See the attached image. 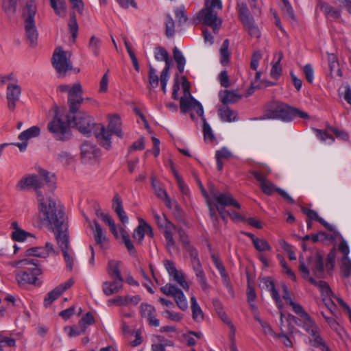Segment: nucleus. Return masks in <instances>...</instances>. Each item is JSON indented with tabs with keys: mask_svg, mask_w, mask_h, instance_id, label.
<instances>
[{
	"mask_svg": "<svg viewBox=\"0 0 351 351\" xmlns=\"http://www.w3.org/2000/svg\"><path fill=\"white\" fill-rule=\"evenodd\" d=\"M68 25L72 34V37L73 40H75L77 36L78 25L77 23L75 14L73 12L70 13V19Z\"/></svg>",
	"mask_w": 351,
	"mask_h": 351,
	"instance_id": "nucleus-43",
	"label": "nucleus"
},
{
	"mask_svg": "<svg viewBox=\"0 0 351 351\" xmlns=\"http://www.w3.org/2000/svg\"><path fill=\"white\" fill-rule=\"evenodd\" d=\"M71 122V115L61 114L56 106L53 118L48 123L47 130L56 141H67L72 137Z\"/></svg>",
	"mask_w": 351,
	"mask_h": 351,
	"instance_id": "nucleus-2",
	"label": "nucleus"
},
{
	"mask_svg": "<svg viewBox=\"0 0 351 351\" xmlns=\"http://www.w3.org/2000/svg\"><path fill=\"white\" fill-rule=\"evenodd\" d=\"M203 121V133L205 139H208L210 141H213L215 138V136L213 134L212 130L206 122V119L202 117Z\"/></svg>",
	"mask_w": 351,
	"mask_h": 351,
	"instance_id": "nucleus-61",
	"label": "nucleus"
},
{
	"mask_svg": "<svg viewBox=\"0 0 351 351\" xmlns=\"http://www.w3.org/2000/svg\"><path fill=\"white\" fill-rule=\"evenodd\" d=\"M160 291L167 295L172 296L176 302L177 306L182 311L188 308L187 301L182 291L176 286L170 283L160 287Z\"/></svg>",
	"mask_w": 351,
	"mask_h": 351,
	"instance_id": "nucleus-13",
	"label": "nucleus"
},
{
	"mask_svg": "<svg viewBox=\"0 0 351 351\" xmlns=\"http://www.w3.org/2000/svg\"><path fill=\"white\" fill-rule=\"evenodd\" d=\"M283 58V53L282 51L278 53V59L277 62L273 64L270 75L272 77L278 79L282 74V68L280 66V61Z\"/></svg>",
	"mask_w": 351,
	"mask_h": 351,
	"instance_id": "nucleus-42",
	"label": "nucleus"
},
{
	"mask_svg": "<svg viewBox=\"0 0 351 351\" xmlns=\"http://www.w3.org/2000/svg\"><path fill=\"white\" fill-rule=\"evenodd\" d=\"M181 80H182V87L183 92H184V95L182 97H193L191 95V93L190 91L191 84L188 81L186 76H184V75L182 76Z\"/></svg>",
	"mask_w": 351,
	"mask_h": 351,
	"instance_id": "nucleus-63",
	"label": "nucleus"
},
{
	"mask_svg": "<svg viewBox=\"0 0 351 351\" xmlns=\"http://www.w3.org/2000/svg\"><path fill=\"white\" fill-rule=\"evenodd\" d=\"M289 305H290L292 307L293 311L302 318H304L308 315L300 304L294 302L293 300H290Z\"/></svg>",
	"mask_w": 351,
	"mask_h": 351,
	"instance_id": "nucleus-64",
	"label": "nucleus"
},
{
	"mask_svg": "<svg viewBox=\"0 0 351 351\" xmlns=\"http://www.w3.org/2000/svg\"><path fill=\"white\" fill-rule=\"evenodd\" d=\"M282 10L283 12L287 15L292 21H295V16L294 14V12L292 6L291 5L289 0H282Z\"/></svg>",
	"mask_w": 351,
	"mask_h": 351,
	"instance_id": "nucleus-53",
	"label": "nucleus"
},
{
	"mask_svg": "<svg viewBox=\"0 0 351 351\" xmlns=\"http://www.w3.org/2000/svg\"><path fill=\"white\" fill-rule=\"evenodd\" d=\"M70 114L71 115L72 114ZM73 114V115L71 116V121L74 123L75 126L80 133L84 135H88L92 131L95 132V130L98 129V124H97L94 119L86 112L77 111L76 113Z\"/></svg>",
	"mask_w": 351,
	"mask_h": 351,
	"instance_id": "nucleus-10",
	"label": "nucleus"
},
{
	"mask_svg": "<svg viewBox=\"0 0 351 351\" xmlns=\"http://www.w3.org/2000/svg\"><path fill=\"white\" fill-rule=\"evenodd\" d=\"M351 274V261L348 258H342L341 266V275L343 278H348Z\"/></svg>",
	"mask_w": 351,
	"mask_h": 351,
	"instance_id": "nucleus-47",
	"label": "nucleus"
},
{
	"mask_svg": "<svg viewBox=\"0 0 351 351\" xmlns=\"http://www.w3.org/2000/svg\"><path fill=\"white\" fill-rule=\"evenodd\" d=\"M255 249L259 252L270 251L271 247L269 243L263 239H258L253 244Z\"/></svg>",
	"mask_w": 351,
	"mask_h": 351,
	"instance_id": "nucleus-50",
	"label": "nucleus"
},
{
	"mask_svg": "<svg viewBox=\"0 0 351 351\" xmlns=\"http://www.w3.org/2000/svg\"><path fill=\"white\" fill-rule=\"evenodd\" d=\"M25 8L27 14L23 13L24 27L27 40L32 46H35L38 39V31L36 27L34 16L36 13V6L34 0H27Z\"/></svg>",
	"mask_w": 351,
	"mask_h": 351,
	"instance_id": "nucleus-7",
	"label": "nucleus"
},
{
	"mask_svg": "<svg viewBox=\"0 0 351 351\" xmlns=\"http://www.w3.org/2000/svg\"><path fill=\"white\" fill-rule=\"evenodd\" d=\"M232 156L231 152L226 147L216 152L217 168L219 171L223 169V160H228Z\"/></svg>",
	"mask_w": 351,
	"mask_h": 351,
	"instance_id": "nucleus-32",
	"label": "nucleus"
},
{
	"mask_svg": "<svg viewBox=\"0 0 351 351\" xmlns=\"http://www.w3.org/2000/svg\"><path fill=\"white\" fill-rule=\"evenodd\" d=\"M152 186L158 198L163 199V196H167V191L160 187L159 182L153 176L152 177Z\"/></svg>",
	"mask_w": 351,
	"mask_h": 351,
	"instance_id": "nucleus-49",
	"label": "nucleus"
},
{
	"mask_svg": "<svg viewBox=\"0 0 351 351\" xmlns=\"http://www.w3.org/2000/svg\"><path fill=\"white\" fill-rule=\"evenodd\" d=\"M260 187L262 191L267 195H271L274 191H276L289 204H294L295 202L294 199L286 191L280 188L276 187L275 185L268 180L261 183Z\"/></svg>",
	"mask_w": 351,
	"mask_h": 351,
	"instance_id": "nucleus-21",
	"label": "nucleus"
},
{
	"mask_svg": "<svg viewBox=\"0 0 351 351\" xmlns=\"http://www.w3.org/2000/svg\"><path fill=\"white\" fill-rule=\"evenodd\" d=\"M73 283L74 281L72 279H69L64 283L60 285L49 292L45 298L44 306L45 307L49 306L54 300L60 297L66 290L69 289Z\"/></svg>",
	"mask_w": 351,
	"mask_h": 351,
	"instance_id": "nucleus-19",
	"label": "nucleus"
},
{
	"mask_svg": "<svg viewBox=\"0 0 351 351\" xmlns=\"http://www.w3.org/2000/svg\"><path fill=\"white\" fill-rule=\"evenodd\" d=\"M176 232L179 236L180 241L182 243L183 247L189 253L191 258V263L193 269L202 289L204 291L208 290L210 286L207 282L205 272L203 270L201 262L198 258V252L197 250L191 245L189 237L183 228L178 227Z\"/></svg>",
	"mask_w": 351,
	"mask_h": 351,
	"instance_id": "nucleus-4",
	"label": "nucleus"
},
{
	"mask_svg": "<svg viewBox=\"0 0 351 351\" xmlns=\"http://www.w3.org/2000/svg\"><path fill=\"white\" fill-rule=\"evenodd\" d=\"M73 283L74 281L72 279H69L64 283L60 285L49 292L45 298L44 306L45 307L49 306L54 300L60 297L66 290L69 289Z\"/></svg>",
	"mask_w": 351,
	"mask_h": 351,
	"instance_id": "nucleus-18",
	"label": "nucleus"
},
{
	"mask_svg": "<svg viewBox=\"0 0 351 351\" xmlns=\"http://www.w3.org/2000/svg\"><path fill=\"white\" fill-rule=\"evenodd\" d=\"M322 11L327 16L333 19H339L340 16V11L335 10L332 6L326 3H322L320 5Z\"/></svg>",
	"mask_w": 351,
	"mask_h": 351,
	"instance_id": "nucleus-41",
	"label": "nucleus"
},
{
	"mask_svg": "<svg viewBox=\"0 0 351 351\" xmlns=\"http://www.w3.org/2000/svg\"><path fill=\"white\" fill-rule=\"evenodd\" d=\"M56 178L54 174L51 173L47 170L40 169L38 174L29 175L27 177L21 178L17 183L16 187L20 191H24L33 188L36 193L37 198L38 193H43L40 189L47 184L50 189L55 188Z\"/></svg>",
	"mask_w": 351,
	"mask_h": 351,
	"instance_id": "nucleus-3",
	"label": "nucleus"
},
{
	"mask_svg": "<svg viewBox=\"0 0 351 351\" xmlns=\"http://www.w3.org/2000/svg\"><path fill=\"white\" fill-rule=\"evenodd\" d=\"M173 280L176 281L184 289L189 290V286L186 282L183 274L179 271L171 276Z\"/></svg>",
	"mask_w": 351,
	"mask_h": 351,
	"instance_id": "nucleus-57",
	"label": "nucleus"
},
{
	"mask_svg": "<svg viewBox=\"0 0 351 351\" xmlns=\"http://www.w3.org/2000/svg\"><path fill=\"white\" fill-rule=\"evenodd\" d=\"M154 219L156 221V223L160 229H163L168 225H169L171 222L166 217L165 215L163 216V217H161L158 214L156 213H153Z\"/></svg>",
	"mask_w": 351,
	"mask_h": 351,
	"instance_id": "nucleus-56",
	"label": "nucleus"
},
{
	"mask_svg": "<svg viewBox=\"0 0 351 351\" xmlns=\"http://www.w3.org/2000/svg\"><path fill=\"white\" fill-rule=\"evenodd\" d=\"M191 310L193 319L196 322H200L204 319V313L197 304L195 296L191 298Z\"/></svg>",
	"mask_w": 351,
	"mask_h": 351,
	"instance_id": "nucleus-33",
	"label": "nucleus"
},
{
	"mask_svg": "<svg viewBox=\"0 0 351 351\" xmlns=\"http://www.w3.org/2000/svg\"><path fill=\"white\" fill-rule=\"evenodd\" d=\"M41 252V254H38V257L45 258L48 256L50 254H53L56 255L59 254L58 251L55 250L53 244H51L49 242H47L45 243V247H43Z\"/></svg>",
	"mask_w": 351,
	"mask_h": 351,
	"instance_id": "nucleus-55",
	"label": "nucleus"
},
{
	"mask_svg": "<svg viewBox=\"0 0 351 351\" xmlns=\"http://www.w3.org/2000/svg\"><path fill=\"white\" fill-rule=\"evenodd\" d=\"M80 149V156L83 163L95 160L100 156V149L95 144L87 141L81 145Z\"/></svg>",
	"mask_w": 351,
	"mask_h": 351,
	"instance_id": "nucleus-17",
	"label": "nucleus"
},
{
	"mask_svg": "<svg viewBox=\"0 0 351 351\" xmlns=\"http://www.w3.org/2000/svg\"><path fill=\"white\" fill-rule=\"evenodd\" d=\"M21 93V87L16 84H9L7 87L6 97L8 99V107L10 110H14L16 101L19 99Z\"/></svg>",
	"mask_w": 351,
	"mask_h": 351,
	"instance_id": "nucleus-23",
	"label": "nucleus"
},
{
	"mask_svg": "<svg viewBox=\"0 0 351 351\" xmlns=\"http://www.w3.org/2000/svg\"><path fill=\"white\" fill-rule=\"evenodd\" d=\"M332 234H328L325 232L320 231L317 234H315L312 235V241L313 243H316L318 241H335L339 237H341L340 233L335 230L333 228V231H331Z\"/></svg>",
	"mask_w": 351,
	"mask_h": 351,
	"instance_id": "nucleus-31",
	"label": "nucleus"
},
{
	"mask_svg": "<svg viewBox=\"0 0 351 351\" xmlns=\"http://www.w3.org/2000/svg\"><path fill=\"white\" fill-rule=\"evenodd\" d=\"M299 261L300 263L298 269L299 271L301 273L302 278L304 279H307L311 284L316 287H318L320 289L322 293L326 294L327 296H330V295H332V291L326 282L324 280L317 281L315 280V278L310 276L309 269L305 265L302 256H300Z\"/></svg>",
	"mask_w": 351,
	"mask_h": 351,
	"instance_id": "nucleus-12",
	"label": "nucleus"
},
{
	"mask_svg": "<svg viewBox=\"0 0 351 351\" xmlns=\"http://www.w3.org/2000/svg\"><path fill=\"white\" fill-rule=\"evenodd\" d=\"M55 234L56 243L61 251L69 249V235L67 221L50 228Z\"/></svg>",
	"mask_w": 351,
	"mask_h": 351,
	"instance_id": "nucleus-15",
	"label": "nucleus"
},
{
	"mask_svg": "<svg viewBox=\"0 0 351 351\" xmlns=\"http://www.w3.org/2000/svg\"><path fill=\"white\" fill-rule=\"evenodd\" d=\"M304 324L302 327L304 330L308 332L311 335H315V332L319 331V328L317 327L315 322L311 319L309 315L304 318Z\"/></svg>",
	"mask_w": 351,
	"mask_h": 351,
	"instance_id": "nucleus-39",
	"label": "nucleus"
},
{
	"mask_svg": "<svg viewBox=\"0 0 351 351\" xmlns=\"http://www.w3.org/2000/svg\"><path fill=\"white\" fill-rule=\"evenodd\" d=\"M308 119L309 115L298 108L291 107L287 104L280 102H274L265 110L263 119H280L285 121H292L295 117Z\"/></svg>",
	"mask_w": 351,
	"mask_h": 351,
	"instance_id": "nucleus-5",
	"label": "nucleus"
},
{
	"mask_svg": "<svg viewBox=\"0 0 351 351\" xmlns=\"http://www.w3.org/2000/svg\"><path fill=\"white\" fill-rule=\"evenodd\" d=\"M129 304V296H117L108 300V305L126 306Z\"/></svg>",
	"mask_w": 351,
	"mask_h": 351,
	"instance_id": "nucleus-51",
	"label": "nucleus"
},
{
	"mask_svg": "<svg viewBox=\"0 0 351 351\" xmlns=\"http://www.w3.org/2000/svg\"><path fill=\"white\" fill-rule=\"evenodd\" d=\"M31 264L27 265L23 270L16 273V280L19 287H26L27 285L36 284L38 276L43 271L38 265V260L31 258Z\"/></svg>",
	"mask_w": 351,
	"mask_h": 351,
	"instance_id": "nucleus-8",
	"label": "nucleus"
},
{
	"mask_svg": "<svg viewBox=\"0 0 351 351\" xmlns=\"http://www.w3.org/2000/svg\"><path fill=\"white\" fill-rule=\"evenodd\" d=\"M229 40L226 39L223 40L219 52L221 56L220 62L223 66H226L230 62V53L228 51Z\"/></svg>",
	"mask_w": 351,
	"mask_h": 351,
	"instance_id": "nucleus-34",
	"label": "nucleus"
},
{
	"mask_svg": "<svg viewBox=\"0 0 351 351\" xmlns=\"http://www.w3.org/2000/svg\"><path fill=\"white\" fill-rule=\"evenodd\" d=\"M327 128L331 131L332 132L334 133V134L335 135V136L337 138H339L343 141H348V138H349V135L348 134L344 131V130H341L336 127H333V126H330V125H327Z\"/></svg>",
	"mask_w": 351,
	"mask_h": 351,
	"instance_id": "nucleus-58",
	"label": "nucleus"
},
{
	"mask_svg": "<svg viewBox=\"0 0 351 351\" xmlns=\"http://www.w3.org/2000/svg\"><path fill=\"white\" fill-rule=\"evenodd\" d=\"M100 45L101 40L99 38L93 36L90 38L88 47L95 56H98L99 55Z\"/></svg>",
	"mask_w": 351,
	"mask_h": 351,
	"instance_id": "nucleus-44",
	"label": "nucleus"
},
{
	"mask_svg": "<svg viewBox=\"0 0 351 351\" xmlns=\"http://www.w3.org/2000/svg\"><path fill=\"white\" fill-rule=\"evenodd\" d=\"M18 1L19 0H3V10L8 14L16 13Z\"/></svg>",
	"mask_w": 351,
	"mask_h": 351,
	"instance_id": "nucleus-46",
	"label": "nucleus"
},
{
	"mask_svg": "<svg viewBox=\"0 0 351 351\" xmlns=\"http://www.w3.org/2000/svg\"><path fill=\"white\" fill-rule=\"evenodd\" d=\"M58 160L64 165H69L73 161V158L68 152L62 151L57 156Z\"/></svg>",
	"mask_w": 351,
	"mask_h": 351,
	"instance_id": "nucleus-59",
	"label": "nucleus"
},
{
	"mask_svg": "<svg viewBox=\"0 0 351 351\" xmlns=\"http://www.w3.org/2000/svg\"><path fill=\"white\" fill-rule=\"evenodd\" d=\"M51 62L53 66L60 77H64L66 71L73 69L69 58H66V52L63 51L61 47L56 49Z\"/></svg>",
	"mask_w": 351,
	"mask_h": 351,
	"instance_id": "nucleus-11",
	"label": "nucleus"
},
{
	"mask_svg": "<svg viewBox=\"0 0 351 351\" xmlns=\"http://www.w3.org/2000/svg\"><path fill=\"white\" fill-rule=\"evenodd\" d=\"M335 256H336V252L334 249L332 250L327 255L326 263V269L328 271H332L334 268Z\"/></svg>",
	"mask_w": 351,
	"mask_h": 351,
	"instance_id": "nucleus-60",
	"label": "nucleus"
},
{
	"mask_svg": "<svg viewBox=\"0 0 351 351\" xmlns=\"http://www.w3.org/2000/svg\"><path fill=\"white\" fill-rule=\"evenodd\" d=\"M40 130L39 127L32 126V127L28 128L27 130L22 132L19 135V138L21 141H27V140H29L32 138L38 136L40 135Z\"/></svg>",
	"mask_w": 351,
	"mask_h": 351,
	"instance_id": "nucleus-35",
	"label": "nucleus"
},
{
	"mask_svg": "<svg viewBox=\"0 0 351 351\" xmlns=\"http://www.w3.org/2000/svg\"><path fill=\"white\" fill-rule=\"evenodd\" d=\"M121 262L116 260H110L108 263V274L112 279L118 280L120 283L124 281L119 269Z\"/></svg>",
	"mask_w": 351,
	"mask_h": 351,
	"instance_id": "nucleus-28",
	"label": "nucleus"
},
{
	"mask_svg": "<svg viewBox=\"0 0 351 351\" xmlns=\"http://www.w3.org/2000/svg\"><path fill=\"white\" fill-rule=\"evenodd\" d=\"M95 323V318L91 313L88 312L79 321L78 327L83 328L85 327V331L86 330L87 326Z\"/></svg>",
	"mask_w": 351,
	"mask_h": 351,
	"instance_id": "nucleus-48",
	"label": "nucleus"
},
{
	"mask_svg": "<svg viewBox=\"0 0 351 351\" xmlns=\"http://www.w3.org/2000/svg\"><path fill=\"white\" fill-rule=\"evenodd\" d=\"M173 59L177 64V67L180 73H183L186 60L182 52L175 47L173 50Z\"/></svg>",
	"mask_w": 351,
	"mask_h": 351,
	"instance_id": "nucleus-38",
	"label": "nucleus"
},
{
	"mask_svg": "<svg viewBox=\"0 0 351 351\" xmlns=\"http://www.w3.org/2000/svg\"><path fill=\"white\" fill-rule=\"evenodd\" d=\"M50 5L57 15L64 17L66 14V2L64 0H50Z\"/></svg>",
	"mask_w": 351,
	"mask_h": 351,
	"instance_id": "nucleus-37",
	"label": "nucleus"
},
{
	"mask_svg": "<svg viewBox=\"0 0 351 351\" xmlns=\"http://www.w3.org/2000/svg\"><path fill=\"white\" fill-rule=\"evenodd\" d=\"M195 101H197L193 97H180V111L182 113H186L191 108H193V106L195 103Z\"/></svg>",
	"mask_w": 351,
	"mask_h": 351,
	"instance_id": "nucleus-40",
	"label": "nucleus"
},
{
	"mask_svg": "<svg viewBox=\"0 0 351 351\" xmlns=\"http://www.w3.org/2000/svg\"><path fill=\"white\" fill-rule=\"evenodd\" d=\"M159 78L158 75L156 73L155 69L149 65V84L153 88L157 87L158 85Z\"/></svg>",
	"mask_w": 351,
	"mask_h": 351,
	"instance_id": "nucleus-54",
	"label": "nucleus"
},
{
	"mask_svg": "<svg viewBox=\"0 0 351 351\" xmlns=\"http://www.w3.org/2000/svg\"><path fill=\"white\" fill-rule=\"evenodd\" d=\"M175 34V23L170 14L166 16L165 22V35L168 38H171Z\"/></svg>",
	"mask_w": 351,
	"mask_h": 351,
	"instance_id": "nucleus-45",
	"label": "nucleus"
},
{
	"mask_svg": "<svg viewBox=\"0 0 351 351\" xmlns=\"http://www.w3.org/2000/svg\"><path fill=\"white\" fill-rule=\"evenodd\" d=\"M302 213L306 215L309 220H315L323 225L328 231H333V226L326 222L323 218L318 216L317 213L310 208L302 206Z\"/></svg>",
	"mask_w": 351,
	"mask_h": 351,
	"instance_id": "nucleus-30",
	"label": "nucleus"
},
{
	"mask_svg": "<svg viewBox=\"0 0 351 351\" xmlns=\"http://www.w3.org/2000/svg\"><path fill=\"white\" fill-rule=\"evenodd\" d=\"M313 258V256H310L308 259L311 264V268L313 274L317 278H323L324 264L322 255L319 252H317L315 254L313 262L311 263Z\"/></svg>",
	"mask_w": 351,
	"mask_h": 351,
	"instance_id": "nucleus-24",
	"label": "nucleus"
},
{
	"mask_svg": "<svg viewBox=\"0 0 351 351\" xmlns=\"http://www.w3.org/2000/svg\"><path fill=\"white\" fill-rule=\"evenodd\" d=\"M122 287V283L117 279H112V281H105L102 284L103 292L107 296L119 293Z\"/></svg>",
	"mask_w": 351,
	"mask_h": 351,
	"instance_id": "nucleus-27",
	"label": "nucleus"
},
{
	"mask_svg": "<svg viewBox=\"0 0 351 351\" xmlns=\"http://www.w3.org/2000/svg\"><path fill=\"white\" fill-rule=\"evenodd\" d=\"M37 200L38 218L42 223L51 228L66 221L64 206L58 198L51 195L45 197L43 193H38Z\"/></svg>",
	"mask_w": 351,
	"mask_h": 351,
	"instance_id": "nucleus-1",
	"label": "nucleus"
},
{
	"mask_svg": "<svg viewBox=\"0 0 351 351\" xmlns=\"http://www.w3.org/2000/svg\"><path fill=\"white\" fill-rule=\"evenodd\" d=\"M197 19L202 23L212 27L214 32L221 24V21L217 18V12L213 10H206V8H204L198 12Z\"/></svg>",
	"mask_w": 351,
	"mask_h": 351,
	"instance_id": "nucleus-16",
	"label": "nucleus"
},
{
	"mask_svg": "<svg viewBox=\"0 0 351 351\" xmlns=\"http://www.w3.org/2000/svg\"><path fill=\"white\" fill-rule=\"evenodd\" d=\"M178 227L173 223L162 229L164 237L166 241V248L170 252L171 249L175 246L176 241L173 237V232H177Z\"/></svg>",
	"mask_w": 351,
	"mask_h": 351,
	"instance_id": "nucleus-29",
	"label": "nucleus"
},
{
	"mask_svg": "<svg viewBox=\"0 0 351 351\" xmlns=\"http://www.w3.org/2000/svg\"><path fill=\"white\" fill-rule=\"evenodd\" d=\"M93 223L95 225L93 232L95 243L101 247H103V243L106 241V237L104 234L103 230L99 223L96 220H94Z\"/></svg>",
	"mask_w": 351,
	"mask_h": 351,
	"instance_id": "nucleus-36",
	"label": "nucleus"
},
{
	"mask_svg": "<svg viewBox=\"0 0 351 351\" xmlns=\"http://www.w3.org/2000/svg\"><path fill=\"white\" fill-rule=\"evenodd\" d=\"M237 10L239 19L244 28L252 37L259 38L261 32L256 25L254 19L248 9L247 4L243 0H237Z\"/></svg>",
	"mask_w": 351,
	"mask_h": 351,
	"instance_id": "nucleus-9",
	"label": "nucleus"
},
{
	"mask_svg": "<svg viewBox=\"0 0 351 351\" xmlns=\"http://www.w3.org/2000/svg\"><path fill=\"white\" fill-rule=\"evenodd\" d=\"M213 197L217 202L219 206H233L236 208H241V204L234 198L232 195L229 193H217L211 192Z\"/></svg>",
	"mask_w": 351,
	"mask_h": 351,
	"instance_id": "nucleus-20",
	"label": "nucleus"
},
{
	"mask_svg": "<svg viewBox=\"0 0 351 351\" xmlns=\"http://www.w3.org/2000/svg\"><path fill=\"white\" fill-rule=\"evenodd\" d=\"M219 97L220 101L223 104L222 106H228V104H235L240 99L241 95L237 94L234 90H224L219 92Z\"/></svg>",
	"mask_w": 351,
	"mask_h": 351,
	"instance_id": "nucleus-25",
	"label": "nucleus"
},
{
	"mask_svg": "<svg viewBox=\"0 0 351 351\" xmlns=\"http://www.w3.org/2000/svg\"><path fill=\"white\" fill-rule=\"evenodd\" d=\"M140 313L142 317L146 318L150 326H158L159 319L156 318V309L154 306L147 303H142L140 306Z\"/></svg>",
	"mask_w": 351,
	"mask_h": 351,
	"instance_id": "nucleus-22",
	"label": "nucleus"
},
{
	"mask_svg": "<svg viewBox=\"0 0 351 351\" xmlns=\"http://www.w3.org/2000/svg\"><path fill=\"white\" fill-rule=\"evenodd\" d=\"M218 115L222 121L232 122L237 120V112L228 106H220L218 108Z\"/></svg>",
	"mask_w": 351,
	"mask_h": 351,
	"instance_id": "nucleus-26",
	"label": "nucleus"
},
{
	"mask_svg": "<svg viewBox=\"0 0 351 351\" xmlns=\"http://www.w3.org/2000/svg\"><path fill=\"white\" fill-rule=\"evenodd\" d=\"M64 331H69L68 335L69 337L79 336L85 332V327L83 328H80L79 329L75 328V326H65L64 328Z\"/></svg>",
	"mask_w": 351,
	"mask_h": 351,
	"instance_id": "nucleus-62",
	"label": "nucleus"
},
{
	"mask_svg": "<svg viewBox=\"0 0 351 351\" xmlns=\"http://www.w3.org/2000/svg\"><path fill=\"white\" fill-rule=\"evenodd\" d=\"M82 87L80 83H75L68 95V104L69 113L74 114L78 111L84 99L82 97Z\"/></svg>",
	"mask_w": 351,
	"mask_h": 351,
	"instance_id": "nucleus-14",
	"label": "nucleus"
},
{
	"mask_svg": "<svg viewBox=\"0 0 351 351\" xmlns=\"http://www.w3.org/2000/svg\"><path fill=\"white\" fill-rule=\"evenodd\" d=\"M97 128L98 129L95 130V136L100 145L107 150L112 147V134H114L121 138L123 137L121 121L118 114H114L110 117L107 128L102 124H98Z\"/></svg>",
	"mask_w": 351,
	"mask_h": 351,
	"instance_id": "nucleus-6",
	"label": "nucleus"
},
{
	"mask_svg": "<svg viewBox=\"0 0 351 351\" xmlns=\"http://www.w3.org/2000/svg\"><path fill=\"white\" fill-rule=\"evenodd\" d=\"M30 233L22 230L17 229L12 233V239L15 241L21 242L25 241L28 236H30Z\"/></svg>",
	"mask_w": 351,
	"mask_h": 351,
	"instance_id": "nucleus-52",
	"label": "nucleus"
}]
</instances>
